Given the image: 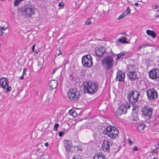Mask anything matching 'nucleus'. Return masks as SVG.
Returning a JSON list of instances; mask_svg holds the SVG:
<instances>
[{
	"label": "nucleus",
	"instance_id": "nucleus-5",
	"mask_svg": "<svg viewBox=\"0 0 159 159\" xmlns=\"http://www.w3.org/2000/svg\"><path fill=\"white\" fill-rule=\"evenodd\" d=\"M140 95V92L134 89L129 91L127 94V98L129 101L137 102Z\"/></svg>",
	"mask_w": 159,
	"mask_h": 159
},
{
	"label": "nucleus",
	"instance_id": "nucleus-45",
	"mask_svg": "<svg viewBox=\"0 0 159 159\" xmlns=\"http://www.w3.org/2000/svg\"><path fill=\"white\" fill-rule=\"evenodd\" d=\"M150 152L151 153H154L156 154H157L158 153L157 152V149H153L152 151H151Z\"/></svg>",
	"mask_w": 159,
	"mask_h": 159
},
{
	"label": "nucleus",
	"instance_id": "nucleus-38",
	"mask_svg": "<svg viewBox=\"0 0 159 159\" xmlns=\"http://www.w3.org/2000/svg\"><path fill=\"white\" fill-rule=\"evenodd\" d=\"M59 125L58 123H56L54 126V130L57 131V128L59 127Z\"/></svg>",
	"mask_w": 159,
	"mask_h": 159
},
{
	"label": "nucleus",
	"instance_id": "nucleus-49",
	"mask_svg": "<svg viewBox=\"0 0 159 159\" xmlns=\"http://www.w3.org/2000/svg\"><path fill=\"white\" fill-rule=\"evenodd\" d=\"M157 15L155 16L156 17H159V10H158L157 11Z\"/></svg>",
	"mask_w": 159,
	"mask_h": 159
},
{
	"label": "nucleus",
	"instance_id": "nucleus-42",
	"mask_svg": "<svg viewBox=\"0 0 159 159\" xmlns=\"http://www.w3.org/2000/svg\"><path fill=\"white\" fill-rule=\"evenodd\" d=\"M104 49V47L102 46H99L97 47V48L96 47L95 48V50H102Z\"/></svg>",
	"mask_w": 159,
	"mask_h": 159
},
{
	"label": "nucleus",
	"instance_id": "nucleus-25",
	"mask_svg": "<svg viewBox=\"0 0 159 159\" xmlns=\"http://www.w3.org/2000/svg\"><path fill=\"white\" fill-rule=\"evenodd\" d=\"M44 62L43 59L40 58L38 60V66L40 69L43 66V63Z\"/></svg>",
	"mask_w": 159,
	"mask_h": 159
},
{
	"label": "nucleus",
	"instance_id": "nucleus-43",
	"mask_svg": "<svg viewBox=\"0 0 159 159\" xmlns=\"http://www.w3.org/2000/svg\"><path fill=\"white\" fill-rule=\"evenodd\" d=\"M51 99V97L49 96H48L47 98V99L46 100V102L49 103L50 102V100Z\"/></svg>",
	"mask_w": 159,
	"mask_h": 159
},
{
	"label": "nucleus",
	"instance_id": "nucleus-59",
	"mask_svg": "<svg viewBox=\"0 0 159 159\" xmlns=\"http://www.w3.org/2000/svg\"><path fill=\"white\" fill-rule=\"evenodd\" d=\"M129 142L130 143V144H131V143H132V142L130 140H129Z\"/></svg>",
	"mask_w": 159,
	"mask_h": 159
},
{
	"label": "nucleus",
	"instance_id": "nucleus-41",
	"mask_svg": "<svg viewBox=\"0 0 159 159\" xmlns=\"http://www.w3.org/2000/svg\"><path fill=\"white\" fill-rule=\"evenodd\" d=\"M65 133V132L64 131H60L58 133V135L59 137H61L62 136H63V135H64V134Z\"/></svg>",
	"mask_w": 159,
	"mask_h": 159
},
{
	"label": "nucleus",
	"instance_id": "nucleus-13",
	"mask_svg": "<svg viewBox=\"0 0 159 159\" xmlns=\"http://www.w3.org/2000/svg\"><path fill=\"white\" fill-rule=\"evenodd\" d=\"M113 128L112 130V129L111 131L108 135L109 137L112 139L115 138L119 133L118 130L116 127Z\"/></svg>",
	"mask_w": 159,
	"mask_h": 159
},
{
	"label": "nucleus",
	"instance_id": "nucleus-53",
	"mask_svg": "<svg viewBox=\"0 0 159 159\" xmlns=\"http://www.w3.org/2000/svg\"><path fill=\"white\" fill-rule=\"evenodd\" d=\"M24 75H22V76H20V77H19V79H20V80H23V79H24Z\"/></svg>",
	"mask_w": 159,
	"mask_h": 159
},
{
	"label": "nucleus",
	"instance_id": "nucleus-60",
	"mask_svg": "<svg viewBox=\"0 0 159 159\" xmlns=\"http://www.w3.org/2000/svg\"><path fill=\"white\" fill-rule=\"evenodd\" d=\"M152 159H158L157 158L155 157H154Z\"/></svg>",
	"mask_w": 159,
	"mask_h": 159
},
{
	"label": "nucleus",
	"instance_id": "nucleus-62",
	"mask_svg": "<svg viewBox=\"0 0 159 159\" xmlns=\"http://www.w3.org/2000/svg\"><path fill=\"white\" fill-rule=\"evenodd\" d=\"M63 39H59V41H61V40H62Z\"/></svg>",
	"mask_w": 159,
	"mask_h": 159
},
{
	"label": "nucleus",
	"instance_id": "nucleus-16",
	"mask_svg": "<svg viewBox=\"0 0 159 159\" xmlns=\"http://www.w3.org/2000/svg\"><path fill=\"white\" fill-rule=\"evenodd\" d=\"M118 112L120 115L125 114L127 112V107L124 105H121L119 107Z\"/></svg>",
	"mask_w": 159,
	"mask_h": 159
},
{
	"label": "nucleus",
	"instance_id": "nucleus-4",
	"mask_svg": "<svg viewBox=\"0 0 159 159\" xmlns=\"http://www.w3.org/2000/svg\"><path fill=\"white\" fill-rule=\"evenodd\" d=\"M67 96L70 100L76 101L79 99L80 93L76 89L71 88L68 92Z\"/></svg>",
	"mask_w": 159,
	"mask_h": 159
},
{
	"label": "nucleus",
	"instance_id": "nucleus-15",
	"mask_svg": "<svg viewBox=\"0 0 159 159\" xmlns=\"http://www.w3.org/2000/svg\"><path fill=\"white\" fill-rule=\"evenodd\" d=\"M71 142L70 140H64V146L67 152H70V148L72 146Z\"/></svg>",
	"mask_w": 159,
	"mask_h": 159
},
{
	"label": "nucleus",
	"instance_id": "nucleus-17",
	"mask_svg": "<svg viewBox=\"0 0 159 159\" xmlns=\"http://www.w3.org/2000/svg\"><path fill=\"white\" fill-rule=\"evenodd\" d=\"M57 81L54 80H52L49 84L50 89L52 90L57 87Z\"/></svg>",
	"mask_w": 159,
	"mask_h": 159
},
{
	"label": "nucleus",
	"instance_id": "nucleus-33",
	"mask_svg": "<svg viewBox=\"0 0 159 159\" xmlns=\"http://www.w3.org/2000/svg\"><path fill=\"white\" fill-rule=\"evenodd\" d=\"M40 52V50H38L37 51H35V50H31V53L36 57L38 55V53Z\"/></svg>",
	"mask_w": 159,
	"mask_h": 159
},
{
	"label": "nucleus",
	"instance_id": "nucleus-11",
	"mask_svg": "<svg viewBox=\"0 0 159 159\" xmlns=\"http://www.w3.org/2000/svg\"><path fill=\"white\" fill-rule=\"evenodd\" d=\"M112 144L109 141H105L102 144V147L105 151L109 152L110 151V147L111 146Z\"/></svg>",
	"mask_w": 159,
	"mask_h": 159
},
{
	"label": "nucleus",
	"instance_id": "nucleus-1",
	"mask_svg": "<svg viewBox=\"0 0 159 159\" xmlns=\"http://www.w3.org/2000/svg\"><path fill=\"white\" fill-rule=\"evenodd\" d=\"M84 90L85 93L93 94L98 89V83L97 82H85L83 84Z\"/></svg>",
	"mask_w": 159,
	"mask_h": 159
},
{
	"label": "nucleus",
	"instance_id": "nucleus-44",
	"mask_svg": "<svg viewBox=\"0 0 159 159\" xmlns=\"http://www.w3.org/2000/svg\"><path fill=\"white\" fill-rule=\"evenodd\" d=\"M139 110V108H133L132 109V111L135 113H137Z\"/></svg>",
	"mask_w": 159,
	"mask_h": 159
},
{
	"label": "nucleus",
	"instance_id": "nucleus-36",
	"mask_svg": "<svg viewBox=\"0 0 159 159\" xmlns=\"http://www.w3.org/2000/svg\"><path fill=\"white\" fill-rule=\"evenodd\" d=\"M62 52L60 50H58V52H57L56 54L55 55V57H57L59 56H60L61 55H62Z\"/></svg>",
	"mask_w": 159,
	"mask_h": 159
},
{
	"label": "nucleus",
	"instance_id": "nucleus-21",
	"mask_svg": "<svg viewBox=\"0 0 159 159\" xmlns=\"http://www.w3.org/2000/svg\"><path fill=\"white\" fill-rule=\"evenodd\" d=\"M115 127L111 126H107L103 131V133L104 134H107V135L108 134L110 133L111 131L112 130L113 128Z\"/></svg>",
	"mask_w": 159,
	"mask_h": 159
},
{
	"label": "nucleus",
	"instance_id": "nucleus-18",
	"mask_svg": "<svg viewBox=\"0 0 159 159\" xmlns=\"http://www.w3.org/2000/svg\"><path fill=\"white\" fill-rule=\"evenodd\" d=\"M94 54L98 57L101 58L102 56H105L106 55L105 50H94Z\"/></svg>",
	"mask_w": 159,
	"mask_h": 159
},
{
	"label": "nucleus",
	"instance_id": "nucleus-7",
	"mask_svg": "<svg viewBox=\"0 0 159 159\" xmlns=\"http://www.w3.org/2000/svg\"><path fill=\"white\" fill-rule=\"evenodd\" d=\"M153 110L152 108L149 106H146L141 110L142 116L145 118L147 119L150 118L152 115Z\"/></svg>",
	"mask_w": 159,
	"mask_h": 159
},
{
	"label": "nucleus",
	"instance_id": "nucleus-23",
	"mask_svg": "<svg viewBox=\"0 0 159 159\" xmlns=\"http://www.w3.org/2000/svg\"><path fill=\"white\" fill-rule=\"evenodd\" d=\"M129 72H135L136 68L135 66L133 65H129L128 67Z\"/></svg>",
	"mask_w": 159,
	"mask_h": 159
},
{
	"label": "nucleus",
	"instance_id": "nucleus-54",
	"mask_svg": "<svg viewBox=\"0 0 159 159\" xmlns=\"http://www.w3.org/2000/svg\"><path fill=\"white\" fill-rule=\"evenodd\" d=\"M44 145L46 146V147H48V142H47V143H45L44 144Z\"/></svg>",
	"mask_w": 159,
	"mask_h": 159
},
{
	"label": "nucleus",
	"instance_id": "nucleus-10",
	"mask_svg": "<svg viewBox=\"0 0 159 159\" xmlns=\"http://www.w3.org/2000/svg\"><path fill=\"white\" fill-rule=\"evenodd\" d=\"M0 85L4 89H6V87H7L6 93L9 92L11 91V87L8 84L7 81L5 79L4 80L3 77L0 79Z\"/></svg>",
	"mask_w": 159,
	"mask_h": 159
},
{
	"label": "nucleus",
	"instance_id": "nucleus-31",
	"mask_svg": "<svg viewBox=\"0 0 159 159\" xmlns=\"http://www.w3.org/2000/svg\"><path fill=\"white\" fill-rule=\"evenodd\" d=\"M127 16V15H126V14L125 13L123 12L121 15H120L119 16V17L118 18V20H120L121 19L125 18V16Z\"/></svg>",
	"mask_w": 159,
	"mask_h": 159
},
{
	"label": "nucleus",
	"instance_id": "nucleus-20",
	"mask_svg": "<svg viewBox=\"0 0 159 159\" xmlns=\"http://www.w3.org/2000/svg\"><path fill=\"white\" fill-rule=\"evenodd\" d=\"M74 147L75 149L78 153H80L83 151V148L82 147H81L80 144L74 145Z\"/></svg>",
	"mask_w": 159,
	"mask_h": 159
},
{
	"label": "nucleus",
	"instance_id": "nucleus-37",
	"mask_svg": "<svg viewBox=\"0 0 159 159\" xmlns=\"http://www.w3.org/2000/svg\"><path fill=\"white\" fill-rule=\"evenodd\" d=\"M57 50H62L63 47L61 46V44H58L56 46Z\"/></svg>",
	"mask_w": 159,
	"mask_h": 159
},
{
	"label": "nucleus",
	"instance_id": "nucleus-52",
	"mask_svg": "<svg viewBox=\"0 0 159 159\" xmlns=\"http://www.w3.org/2000/svg\"><path fill=\"white\" fill-rule=\"evenodd\" d=\"M152 7L154 9H156L157 8V5L154 6H152Z\"/></svg>",
	"mask_w": 159,
	"mask_h": 159
},
{
	"label": "nucleus",
	"instance_id": "nucleus-57",
	"mask_svg": "<svg viewBox=\"0 0 159 159\" xmlns=\"http://www.w3.org/2000/svg\"><path fill=\"white\" fill-rule=\"evenodd\" d=\"M56 70H57L56 69H54V70L52 72V74H54L55 73Z\"/></svg>",
	"mask_w": 159,
	"mask_h": 159
},
{
	"label": "nucleus",
	"instance_id": "nucleus-30",
	"mask_svg": "<svg viewBox=\"0 0 159 159\" xmlns=\"http://www.w3.org/2000/svg\"><path fill=\"white\" fill-rule=\"evenodd\" d=\"M145 126V125L144 124H141L138 126V129L139 131L143 130Z\"/></svg>",
	"mask_w": 159,
	"mask_h": 159
},
{
	"label": "nucleus",
	"instance_id": "nucleus-26",
	"mask_svg": "<svg viewBox=\"0 0 159 159\" xmlns=\"http://www.w3.org/2000/svg\"><path fill=\"white\" fill-rule=\"evenodd\" d=\"M127 38L126 37H122L121 38L119 39V42L122 43H128V42L126 41Z\"/></svg>",
	"mask_w": 159,
	"mask_h": 159
},
{
	"label": "nucleus",
	"instance_id": "nucleus-56",
	"mask_svg": "<svg viewBox=\"0 0 159 159\" xmlns=\"http://www.w3.org/2000/svg\"><path fill=\"white\" fill-rule=\"evenodd\" d=\"M126 106L127 107V108L129 109L130 107V105H128L127 106Z\"/></svg>",
	"mask_w": 159,
	"mask_h": 159
},
{
	"label": "nucleus",
	"instance_id": "nucleus-14",
	"mask_svg": "<svg viewBox=\"0 0 159 159\" xmlns=\"http://www.w3.org/2000/svg\"><path fill=\"white\" fill-rule=\"evenodd\" d=\"M128 79L131 81L135 80L137 79V74L135 72H128L127 73Z\"/></svg>",
	"mask_w": 159,
	"mask_h": 159
},
{
	"label": "nucleus",
	"instance_id": "nucleus-8",
	"mask_svg": "<svg viewBox=\"0 0 159 159\" xmlns=\"http://www.w3.org/2000/svg\"><path fill=\"white\" fill-rule=\"evenodd\" d=\"M147 93L148 98L149 100L156 99L157 97V93L154 89H148L147 91Z\"/></svg>",
	"mask_w": 159,
	"mask_h": 159
},
{
	"label": "nucleus",
	"instance_id": "nucleus-63",
	"mask_svg": "<svg viewBox=\"0 0 159 159\" xmlns=\"http://www.w3.org/2000/svg\"><path fill=\"white\" fill-rule=\"evenodd\" d=\"M125 34V32H123L122 33H121V34Z\"/></svg>",
	"mask_w": 159,
	"mask_h": 159
},
{
	"label": "nucleus",
	"instance_id": "nucleus-3",
	"mask_svg": "<svg viewBox=\"0 0 159 159\" xmlns=\"http://www.w3.org/2000/svg\"><path fill=\"white\" fill-rule=\"evenodd\" d=\"M20 10L22 15H26L29 17H30L34 13L35 9L33 5L28 4L22 7Z\"/></svg>",
	"mask_w": 159,
	"mask_h": 159
},
{
	"label": "nucleus",
	"instance_id": "nucleus-19",
	"mask_svg": "<svg viewBox=\"0 0 159 159\" xmlns=\"http://www.w3.org/2000/svg\"><path fill=\"white\" fill-rule=\"evenodd\" d=\"M105 155L102 153L96 154L93 157V159H105Z\"/></svg>",
	"mask_w": 159,
	"mask_h": 159
},
{
	"label": "nucleus",
	"instance_id": "nucleus-32",
	"mask_svg": "<svg viewBox=\"0 0 159 159\" xmlns=\"http://www.w3.org/2000/svg\"><path fill=\"white\" fill-rule=\"evenodd\" d=\"M24 0H15L14 2V5L15 6H17L19 3Z\"/></svg>",
	"mask_w": 159,
	"mask_h": 159
},
{
	"label": "nucleus",
	"instance_id": "nucleus-46",
	"mask_svg": "<svg viewBox=\"0 0 159 159\" xmlns=\"http://www.w3.org/2000/svg\"><path fill=\"white\" fill-rule=\"evenodd\" d=\"M64 5V3L62 2H61L60 3H59L58 4V6L59 7H63Z\"/></svg>",
	"mask_w": 159,
	"mask_h": 159
},
{
	"label": "nucleus",
	"instance_id": "nucleus-55",
	"mask_svg": "<svg viewBox=\"0 0 159 159\" xmlns=\"http://www.w3.org/2000/svg\"><path fill=\"white\" fill-rule=\"evenodd\" d=\"M70 79L71 80H72L73 81V77L71 76V75H70Z\"/></svg>",
	"mask_w": 159,
	"mask_h": 159
},
{
	"label": "nucleus",
	"instance_id": "nucleus-39",
	"mask_svg": "<svg viewBox=\"0 0 159 159\" xmlns=\"http://www.w3.org/2000/svg\"><path fill=\"white\" fill-rule=\"evenodd\" d=\"M149 46V45L148 44H143L140 45L139 47V50L142 48L143 47H146L147 46Z\"/></svg>",
	"mask_w": 159,
	"mask_h": 159
},
{
	"label": "nucleus",
	"instance_id": "nucleus-22",
	"mask_svg": "<svg viewBox=\"0 0 159 159\" xmlns=\"http://www.w3.org/2000/svg\"><path fill=\"white\" fill-rule=\"evenodd\" d=\"M146 33L148 35L152 36L153 38H155L156 37V34L153 31L148 30L146 31Z\"/></svg>",
	"mask_w": 159,
	"mask_h": 159
},
{
	"label": "nucleus",
	"instance_id": "nucleus-35",
	"mask_svg": "<svg viewBox=\"0 0 159 159\" xmlns=\"http://www.w3.org/2000/svg\"><path fill=\"white\" fill-rule=\"evenodd\" d=\"M35 44L33 45V46H32L30 44L27 47V48H26V49H30L31 48H32L31 50H34L35 49Z\"/></svg>",
	"mask_w": 159,
	"mask_h": 159
},
{
	"label": "nucleus",
	"instance_id": "nucleus-34",
	"mask_svg": "<svg viewBox=\"0 0 159 159\" xmlns=\"http://www.w3.org/2000/svg\"><path fill=\"white\" fill-rule=\"evenodd\" d=\"M130 9L129 7H127L126 10H125V11L124 12L126 14V15L127 16L129 15L130 14Z\"/></svg>",
	"mask_w": 159,
	"mask_h": 159
},
{
	"label": "nucleus",
	"instance_id": "nucleus-27",
	"mask_svg": "<svg viewBox=\"0 0 159 159\" xmlns=\"http://www.w3.org/2000/svg\"><path fill=\"white\" fill-rule=\"evenodd\" d=\"M69 113L70 115L74 117H76L78 115L77 113L75 111H72V110H70Z\"/></svg>",
	"mask_w": 159,
	"mask_h": 159
},
{
	"label": "nucleus",
	"instance_id": "nucleus-2",
	"mask_svg": "<svg viewBox=\"0 0 159 159\" xmlns=\"http://www.w3.org/2000/svg\"><path fill=\"white\" fill-rule=\"evenodd\" d=\"M101 62L105 69L108 70L112 68L114 64V61L111 56H107L102 60Z\"/></svg>",
	"mask_w": 159,
	"mask_h": 159
},
{
	"label": "nucleus",
	"instance_id": "nucleus-6",
	"mask_svg": "<svg viewBox=\"0 0 159 159\" xmlns=\"http://www.w3.org/2000/svg\"><path fill=\"white\" fill-rule=\"evenodd\" d=\"M82 63L84 67H92L93 63L91 56L88 54L83 56L82 59Z\"/></svg>",
	"mask_w": 159,
	"mask_h": 159
},
{
	"label": "nucleus",
	"instance_id": "nucleus-9",
	"mask_svg": "<svg viewBox=\"0 0 159 159\" xmlns=\"http://www.w3.org/2000/svg\"><path fill=\"white\" fill-rule=\"evenodd\" d=\"M150 78L152 79H157L159 78V70L157 69H152L148 72Z\"/></svg>",
	"mask_w": 159,
	"mask_h": 159
},
{
	"label": "nucleus",
	"instance_id": "nucleus-61",
	"mask_svg": "<svg viewBox=\"0 0 159 159\" xmlns=\"http://www.w3.org/2000/svg\"><path fill=\"white\" fill-rule=\"evenodd\" d=\"M39 150H40V148H38L37 149V150L38 151H39Z\"/></svg>",
	"mask_w": 159,
	"mask_h": 159
},
{
	"label": "nucleus",
	"instance_id": "nucleus-40",
	"mask_svg": "<svg viewBox=\"0 0 159 159\" xmlns=\"http://www.w3.org/2000/svg\"><path fill=\"white\" fill-rule=\"evenodd\" d=\"M91 23V21L90 19H88L85 22V24L87 25H89Z\"/></svg>",
	"mask_w": 159,
	"mask_h": 159
},
{
	"label": "nucleus",
	"instance_id": "nucleus-47",
	"mask_svg": "<svg viewBox=\"0 0 159 159\" xmlns=\"http://www.w3.org/2000/svg\"><path fill=\"white\" fill-rule=\"evenodd\" d=\"M26 71H27L26 68L25 67L24 68V69H23V73L22 75H24L25 74V72H26Z\"/></svg>",
	"mask_w": 159,
	"mask_h": 159
},
{
	"label": "nucleus",
	"instance_id": "nucleus-24",
	"mask_svg": "<svg viewBox=\"0 0 159 159\" xmlns=\"http://www.w3.org/2000/svg\"><path fill=\"white\" fill-rule=\"evenodd\" d=\"M125 54V53L123 52H121L119 54H117L116 55L117 57H116V60H120V59H121L120 60H122L124 58Z\"/></svg>",
	"mask_w": 159,
	"mask_h": 159
},
{
	"label": "nucleus",
	"instance_id": "nucleus-12",
	"mask_svg": "<svg viewBox=\"0 0 159 159\" xmlns=\"http://www.w3.org/2000/svg\"><path fill=\"white\" fill-rule=\"evenodd\" d=\"M125 77V73L121 70H118L116 73V79L119 81H123Z\"/></svg>",
	"mask_w": 159,
	"mask_h": 159
},
{
	"label": "nucleus",
	"instance_id": "nucleus-29",
	"mask_svg": "<svg viewBox=\"0 0 159 159\" xmlns=\"http://www.w3.org/2000/svg\"><path fill=\"white\" fill-rule=\"evenodd\" d=\"M73 159H83V157L79 154H75L72 157Z\"/></svg>",
	"mask_w": 159,
	"mask_h": 159
},
{
	"label": "nucleus",
	"instance_id": "nucleus-64",
	"mask_svg": "<svg viewBox=\"0 0 159 159\" xmlns=\"http://www.w3.org/2000/svg\"><path fill=\"white\" fill-rule=\"evenodd\" d=\"M98 40H100V41H102V40H101V39H98Z\"/></svg>",
	"mask_w": 159,
	"mask_h": 159
},
{
	"label": "nucleus",
	"instance_id": "nucleus-51",
	"mask_svg": "<svg viewBox=\"0 0 159 159\" xmlns=\"http://www.w3.org/2000/svg\"><path fill=\"white\" fill-rule=\"evenodd\" d=\"M3 34V32L2 31V30H1V27H0V35H2Z\"/></svg>",
	"mask_w": 159,
	"mask_h": 159
},
{
	"label": "nucleus",
	"instance_id": "nucleus-50",
	"mask_svg": "<svg viewBox=\"0 0 159 159\" xmlns=\"http://www.w3.org/2000/svg\"><path fill=\"white\" fill-rule=\"evenodd\" d=\"M7 29V28L5 27H1V30H4Z\"/></svg>",
	"mask_w": 159,
	"mask_h": 159
},
{
	"label": "nucleus",
	"instance_id": "nucleus-48",
	"mask_svg": "<svg viewBox=\"0 0 159 159\" xmlns=\"http://www.w3.org/2000/svg\"><path fill=\"white\" fill-rule=\"evenodd\" d=\"M133 150L134 151H137L138 150V148L137 146H135L133 148Z\"/></svg>",
	"mask_w": 159,
	"mask_h": 159
},
{
	"label": "nucleus",
	"instance_id": "nucleus-28",
	"mask_svg": "<svg viewBox=\"0 0 159 159\" xmlns=\"http://www.w3.org/2000/svg\"><path fill=\"white\" fill-rule=\"evenodd\" d=\"M130 103L131 104V105H132V107L133 108H139V106L136 104V102H134L132 101H129Z\"/></svg>",
	"mask_w": 159,
	"mask_h": 159
},
{
	"label": "nucleus",
	"instance_id": "nucleus-58",
	"mask_svg": "<svg viewBox=\"0 0 159 159\" xmlns=\"http://www.w3.org/2000/svg\"><path fill=\"white\" fill-rule=\"evenodd\" d=\"M139 5V4L137 2L136 3H135V5L136 6H138V5Z\"/></svg>",
	"mask_w": 159,
	"mask_h": 159
}]
</instances>
